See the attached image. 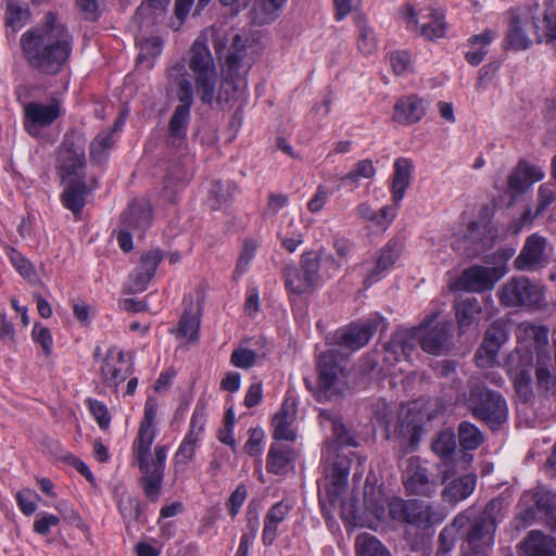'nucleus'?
<instances>
[{
  "instance_id": "obj_29",
  "label": "nucleus",
  "mask_w": 556,
  "mask_h": 556,
  "mask_svg": "<svg viewBox=\"0 0 556 556\" xmlns=\"http://www.w3.org/2000/svg\"><path fill=\"white\" fill-rule=\"evenodd\" d=\"M424 429V414L416 408L402 407L399 414L396 432L407 438L412 444L418 443Z\"/></svg>"
},
{
  "instance_id": "obj_58",
  "label": "nucleus",
  "mask_w": 556,
  "mask_h": 556,
  "mask_svg": "<svg viewBox=\"0 0 556 556\" xmlns=\"http://www.w3.org/2000/svg\"><path fill=\"white\" fill-rule=\"evenodd\" d=\"M247 527L249 528V532H244L241 535L236 556H249L250 547L257 535L258 519L256 517L248 518Z\"/></svg>"
},
{
  "instance_id": "obj_18",
  "label": "nucleus",
  "mask_w": 556,
  "mask_h": 556,
  "mask_svg": "<svg viewBox=\"0 0 556 556\" xmlns=\"http://www.w3.org/2000/svg\"><path fill=\"white\" fill-rule=\"evenodd\" d=\"M131 372V365L125 358V354L117 348L108 351L101 366V376L109 387L116 388L124 382Z\"/></svg>"
},
{
  "instance_id": "obj_54",
  "label": "nucleus",
  "mask_w": 556,
  "mask_h": 556,
  "mask_svg": "<svg viewBox=\"0 0 556 556\" xmlns=\"http://www.w3.org/2000/svg\"><path fill=\"white\" fill-rule=\"evenodd\" d=\"M431 20L421 24L420 35L427 40H435L443 38L446 34V23L443 17L437 13L430 14Z\"/></svg>"
},
{
  "instance_id": "obj_9",
  "label": "nucleus",
  "mask_w": 556,
  "mask_h": 556,
  "mask_svg": "<svg viewBox=\"0 0 556 556\" xmlns=\"http://www.w3.org/2000/svg\"><path fill=\"white\" fill-rule=\"evenodd\" d=\"M345 445L327 444L324 452L326 492L330 503L337 500L344 492L348 484V477L351 468L352 452H346Z\"/></svg>"
},
{
  "instance_id": "obj_50",
  "label": "nucleus",
  "mask_w": 556,
  "mask_h": 556,
  "mask_svg": "<svg viewBox=\"0 0 556 556\" xmlns=\"http://www.w3.org/2000/svg\"><path fill=\"white\" fill-rule=\"evenodd\" d=\"M432 451L443 460L451 459L456 452V435L447 429L441 431L432 442Z\"/></svg>"
},
{
  "instance_id": "obj_64",
  "label": "nucleus",
  "mask_w": 556,
  "mask_h": 556,
  "mask_svg": "<svg viewBox=\"0 0 556 556\" xmlns=\"http://www.w3.org/2000/svg\"><path fill=\"white\" fill-rule=\"evenodd\" d=\"M60 523V518L56 515L47 511L39 513L37 519L34 521L33 530L40 535H48L52 527Z\"/></svg>"
},
{
  "instance_id": "obj_49",
  "label": "nucleus",
  "mask_w": 556,
  "mask_h": 556,
  "mask_svg": "<svg viewBox=\"0 0 556 556\" xmlns=\"http://www.w3.org/2000/svg\"><path fill=\"white\" fill-rule=\"evenodd\" d=\"M4 252L12 266L23 278L27 280H34L37 277V273L33 263L20 251H17L15 248L7 245L4 248Z\"/></svg>"
},
{
  "instance_id": "obj_33",
  "label": "nucleus",
  "mask_w": 556,
  "mask_h": 556,
  "mask_svg": "<svg viewBox=\"0 0 556 556\" xmlns=\"http://www.w3.org/2000/svg\"><path fill=\"white\" fill-rule=\"evenodd\" d=\"M477 485L476 475H465L452 480L442 491V498L446 503H458L469 497Z\"/></svg>"
},
{
  "instance_id": "obj_10",
  "label": "nucleus",
  "mask_w": 556,
  "mask_h": 556,
  "mask_svg": "<svg viewBox=\"0 0 556 556\" xmlns=\"http://www.w3.org/2000/svg\"><path fill=\"white\" fill-rule=\"evenodd\" d=\"M85 142L79 137L65 136L56 159V173L62 181L84 180Z\"/></svg>"
},
{
  "instance_id": "obj_19",
  "label": "nucleus",
  "mask_w": 556,
  "mask_h": 556,
  "mask_svg": "<svg viewBox=\"0 0 556 556\" xmlns=\"http://www.w3.org/2000/svg\"><path fill=\"white\" fill-rule=\"evenodd\" d=\"M404 243L401 238H392L388 243L380 250L375 267L365 277L364 285L369 288L374 283L381 280L388 273V270L399 260Z\"/></svg>"
},
{
  "instance_id": "obj_14",
  "label": "nucleus",
  "mask_w": 556,
  "mask_h": 556,
  "mask_svg": "<svg viewBox=\"0 0 556 556\" xmlns=\"http://www.w3.org/2000/svg\"><path fill=\"white\" fill-rule=\"evenodd\" d=\"M61 115L60 102L53 99L50 103L29 102L24 105V127L33 137H37L41 128L49 127Z\"/></svg>"
},
{
  "instance_id": "obj_63",
  "label": "nucleus",
  "mask_w": 556,
  "mask_h": 556,
  "mask_svg": "<svg viewBox=\"0 0 556 556\" xmlns=\"http://www.w3.org/2000/svg\"><path fill=\"white\" fill-rule=\"evenodd\" d=\"M31 338L34 342L41 345L46 356L51 355L53 339L50 330L47 327H43L39 324H35L31 331Z\"/></svg>"
},
{
  "instance_id": "obj_1",
  "label": "nucleus",
  "mask_w": 556,
  "mask_h": 556,
  "mask_svg": "<svg viewBox=\"0 0 556 556\" xmlns=\"http://www.w3.org/2000/svg\"><path fill=\"white\" fill-rule=\"evenodd\" d=\"M20 47L33 73L40 77H54L68 67L74 39L66 25L49 12L42 23L21 35Z\"/></svg>"
},
{
  "instance_id": "obj_52",
  "label": "nucleus",
  "mask_w": 556,
  "mask_h": 556,
  "mask_svg": "<svg viewBox=\"0 0 556 556\" xmlns=\"http://www.w3.org/2000/svg\"><path fill=\"white\" fill-rule=\"evenodd\" d=\"M140 53L137 56V61L142 63L148 61V67H152L153 64L150 61L159 56L163 49V41L159 37L142 38L138 41Z\"/></svg>"
},
{
  "instance_id": "obj_48",
  "label": "nucleus",
  "mask_w": 556,
  "mask_h": 556,
  "mask_svg": "<svg viewBox=\"0 0 556 556\" xmlns=\"http://www.w3.org/2000/svg\"><path fill=\"white\" fill-rule=\"evenodd\" d=\"M458 439L464 450L473 451L482 444L483 434L473 424L462 421L458 426Z\"/></svg>"
},
{
  "instance_id": "obj_45",
  "label": "nucleus",
  "mask_w": 556,
  "mask_h": 556,
  "mask_svg": "<svg viewBox=\"0 0 556 556\" xmlns=\"http://www.w3.org/2000/svg\"><path fill=\"white\" fill-rule=\"evenodd\" d=\"M114 142L112 131H100L90 143L89 154L91 161L97 164L106 162Z\"/></svg>"
},
{
  "instance_id": "obj_31",
  "label": "nucleus",
  "mask_w": 556,
  "mask_h": 556,
  "mask_svg": "<svg viewBox=\"0 0 556 556\" xmlns=\"http://www.w3.org/2000/svg\"><path fill=\"white\" fill-rule=\"evenodd\" d=\"M534 7H536V4H533L532 7H530L528 9V12L523 18H521L520 16L513 17V20L509 24L508 30L506 33V41L510 49L519 51V50H526L530 47L531 39L528 37L527 33L525 31V29L522 27V22H523V20L525 21L531 20V22L533 23L531 15H532V13L535 12ZM538 7L541 10L543 9V7L541 8L539 4H538ZM532 26H533V29H535L533 24H532ZM534 34H535V39H538L536 30H534ZM536 41L540 42L539 40H536Z\"/></svg>"
},
{
  "instance_id": "obj_39",
  "label": "nucleus",
  "mask_w": 556,
  "mask_h": 556,
  "mask_svg": "<svg viewBox=\"0 0 556 556\" xmlns=\"http://www.w3.org/2000/svg\"><path fill=\"white\" fill-rule=\"evenodd\" d=\"M237 191L236 185L226 181H216L212 184L208 193V204L213 210H223L232 201Z\"/></svg>"
},
{
  "instance_id": "obj_20",
  "label": "nucleus",
  "mask_w": 556,
  "mask_h": 556,
  "mask_svg": "<svg viewBox=\"0 0 556 556\" xmlns=\"http://www.w3.org/2000/svg\"><path fill=\"white\" fill-rule=\"evenodd\" d=\"M63 182L67 186L61 193V202L75 217H78L86 205L87 195L98 188V181L94 177H91L89 182L86 179Z\"/></svg>"
},
{
  "instance_id": "obj_3",
  "label": "nucleus",
  "mask_w": 556,
  "mask_h": 556,
  "mask_svg": "<svg viewBox=\"0 0 556 556\" xmlns=\"http://www.w3.org/2000/svg\"><path fill=\"white\" fill-rule=\"evenodd\" d=\"M187 64L193 74V90L203 104L211 105L216 99L218 74L214 58L203 40L197 39L192 43Z\"/></svg>"
},
{
  "instance_id": "obj_61",
  "label": "nucleus",
  "mask_w": 556,
  "mask_h": 556,
  "mask_svg": "<svg viewBox=\"0 0 556 556\" xmlns=\"http://www.w3.org/2000/svg\"><path fill=\"white\" fill-rule=\"evenodd\" d=\"M390 64L395 75H404L412 71V56L405 50L393 51L390 53Z\"/></svg>"
},
{
  "instance_id": "obj_6",
  "label": "nucleus",
  "mask_w": 556,
  "mask_h": 556,
  "mask_svg": "<svg viewBox=\"0 0 556 556\" xmlns=\"http://www.w3.org/2000/svg\"><path fill=\"white\" fill-rule=\"evenodd\" d=\"M168 81L176 89L177 99L180 102L169 119L168 132L170 137L181 140L186 137L193 104V85L182 62H177L168 70Z\"/></svg>"
},
{
  "instance_id": "obj_38",
  "label": "nucleus",
  "mask_w": 556,
  "mask_h": 556,
  "mask_svg": "<svg viewBox=\"0 0 556 556\" xmlns=\"http://www.w3.org/2000/svg\"><path fill=\"white\" fill-rule=\"evenodd\" d=\"M283 277L287 289L294 294L309 293L316 288L300 266L287 267Z\"/></svg>"
},
{
  "instance_id": "obj_36",
  "label": "nucleus",
  "mask_w": 556,
  "mask_h": 556,
  "mask_svg": "<svg viewBox=\"0 0 556 556\" xmlns=\"http://www.w3.org/2000/svg\"><path fill=\"white\" fill-rule=\"evenodd\" d=\"M412 162L405 157H399L394 162V174L392 180V199L394 202H400L405 194L406 189L410 182L412 176Z\"/></svg>"
},
{
  "instance_id": "obj_17",
  "label": "nucleus",
  "mask_w": 556,
  "mask_h": 556,
  "mask_svg": "<svg viewBox=\"0 0 556 556\" xmlns=\"http://www.w3.org/2000/svg\"><path fill=\"white\" fill-rule=\"evenodd\" d=\"M379 324L380 320L378 318L351 324L344 328L338 329L334 333V339L338 344L346 349L352 351L359 350L368 343L377 331Z\"/></svg>"
},
{
  "instance_id": "obj_27",
  "label": "nucleus",
  "mask_w": 556,
  "mask_h": 556,
  "mask_svg": "<svg viewBox=\"0 0 556 556\" xmlns=\"http://www.w3.org/2000/svg\"><path fill=\"white\" fill-rule=\"evenodd\" d=\"M535 12L532 13L533 25L536 30L539 41L556 40V7L552 1H545L543 9L534 7Z\"/></svg>"
},
{
  "instance_id": "obj_43",
  "label": "nucleus",
  "mask_w": 556,
  "mask_h": 556,
  "mask_svg": "<svg viewBox=\"0 0 556 556\" xmlns=\"http://www.w3.org/2000/svg\"><path fill=\"white\" fill-rule=\"evenodd\" d=\"M356 556H392L390 551L372 534L362 533L355 540Z\"/></svg>"
},
{
  "instance_id": "obj_51",
  "label": "nucleus",
  "mask_w": 556,
  "mask_h": 556,
  "mask_svg": "<svg viewBox=\"0 0 556 556\" xmlns=\"http://www.w3.org/2000/svg\"><path fill=\"white\" fill-rule=\"evenodd\" d=\"M256 249H257V242L255 240H253V239L244 240L237 265H236V268L232 273L233 280H236V281L239 280L242 277V275L247 273V270L250 266V263L252 262V260L254 258V256L256 254Z\"/></svg>"
},
{
  "instance_id": "obj_11",
  "label": "nucleus",
  "mask_w": 556,
  "mask_h": 556,
  "mask_svg": "<svg viewBox=\"0 0 556 556\" xmlns=\"http://www.w3.org/2000/svg\"><path fill=\"white\" fill-rule=\"evenodd\" d=\"M498 300L506 307L532 308L543 301L541 288L527 277H513L498 290Z\"/></svg>"
},
{
  "instance_id": "obj_8",
  "label": "nucleus",
  "mask_w": 556,
  "mask_h": 556,
  "mask_svg": "<svg viewBox=\"0 0 556 556\" xmlns=\"http://www.w3.org/2000/svg\"><path fill=\"white\" fill-rule=\"evenodd\" d=\"M468 407L476 418L492 429L500 428L508 419V406L503 395L480 384L470 389Z\"/></svg>"
},
{
  "instance_id": "obj_5",
  "label": "nucleus",
  "mask_w": 556,
  "mask_h": 556,
  "mask_svg": "<svg viewBox=\"0 0 556 556\" xmlns=\"http://www.w3.org/2000/svg\"><path fill=\"white\" fill-rule=\"evenodd\" d=\"M247 50L243 39L236 35L223 65V78L217 100L229 102L243 94L248 87L247 75L250 64L245 61Z\"/></svg>"
},
{
  "instance_id": "obj_42",
  "label": "nucleus",
  "mask_w": 556,
  "mask_h": 556,
  "mask_svg": "<svg viewBox=\"0 0 556 556\" xmlns=\"http://www.w3.org/2000/svg\"><path fill=\"white\" fill-rule=\"evenodd\" d=\"M188 178V172L182 168L170 169L164 179L161 197L164 201L174 203L185 181Z\"/></svg>"
},
{
  "instance_id": "obj_16",
  "label": "nucleus",
  "mask_w": 556,
  "mask_h": 556,
  "mask_svg": "<svg viewBox=\"0 0 556 556\" xmlns=\"http://www.w3.org/2000/svg\"><path fill=\"white\" fill-rule=\"evenodd\" d=\"M504 267H485L475 265L466 268L459 277L462 289L471 292H483L493 289L495 283L505 275Z\"/></svg>"
},
{
  "instance_id": "obj_37",
  "label": "nucleus",
  "mask_w": 556,
  "mask_h": 556,
  "mask_svg": "<svg viewBox=\"0 0 556 556\" xmlns=\"http://www.w3.org/2000/svg\"><path fill=\"white\" fill-rule=\"evenodd\" d=\"M199 442V440L192 439L190 435H185L173 458V470L175 476H178L188 469L189 463L195 455Z\"/></svg>"
},
{
  "instance_id": "obj_47",
  "label": "nucleus",
  "mask_w": 556,
  "mask_h": 556,
  "mask_svg": "<svg viewBox=\"0 0 556 556\" xmlns=\"http://www.w3.org/2000/svg\"><path fill=\"white\" fill-rule=\"evenodd\" d=\"M300 267L315 287L325 280V275L320 271V255L317 252L311 251L303 253L300 261Z\"/></svg>"
},
{
  "instance_id": "obj_46",
  "label": "nucleus",
  "mask_w": 556,
  "mask_h": 556,
  "mask_svg": "<svg viewBox=\"0 0 556 556\" xmlns=\"http://www.w3.org/2000/svg\"><path fill=\"white\" fill-rule=\"evenodd\" d=\"M200 319L190 312H185L177 327L172 331L177 338L186 339L187 342H197L199 339Z\"/></svg>"
},
{
  "instance_id": "obj_28",
  "label": "nucleus",
  "mask_w": 556,
  "mask_h": 556,
  "mask_svg": "<svg viewBox=\"0 0 556 556\" xmlns=\"http://www.w3.org/2000/svg\"><path fill=\"white\" fill-rule=\"evenodd\" d=\"M504 328L497 323L486 330L482 345L476 352V359L480 366L494 362L501 345L506 340Z\"/></svg>"
},
{
  "instance_id": "obj_44",
  "label": "nucleus",
  "mask_w": 556,
  "mask_h": 556,
  "mask_svg": "<svg viewBox=\"0 0 556 556\" xmlns=\"http://www.w3.org/2000/svg\"><path fill=\"white\" fill-rule=\"evenodd\" d=\"M358 31L357 36V48L364 55H371L378 49V39L372 27L363 17H359L356 22Z\"/></svg>"
},
{
  "instance_id": "obj_4",
  "label": "nucleus",
  "mask_w": 556,
  "mask_h": 556,
  "mask_svg": "<svg viewBox=\"0 0 556 556\" xmlns=\"http://www.w3.org/2000/svg\"><path fill=\"white\" fill-rule=\"evenodd\" d=\"M454 473L451 468L434 472L427 460L412 456L403 465L402 480L409 495L432 497Z\"/></svg>"
},
{
  "instance_id": "obj_59",
  "label": "nucleus",
  "mask_w": 556,
  "mask_h": 556,
  "mask_svg": "<svg viewBox=\"0 0 556 556\" xmlns=\"http://www.w3.org/2000/svg\"><path fill=\"white\" fill-rule=\"evenodd\" d=\"M118 509L124 520H138L141 515V503L137 497L122 496L118 502Z\"/></svg>"
},
{
  "instance_id": "obj_62",
  "label": "nucleus",
  "mask_w": 556,
  "mask_h": 556,
  "mask_svg": "<svg viewBox=\"0 0 556 556\" xmlns=\"http://www.w3.org/2000/svg\"><path fill=\"white\" fill-rule=\"evenodd\" d=\"M535 376L539 389L547 393H556V376L547 367L539 363L535 367Z\"/></svg>"
},
{
  "instance_id": "obj_15",
  "label": "nucleus",
  "mask_w": 556,
  "mask_h": 556,
  "mask_svg": "<svg viewBox=\"0 0 556 556\" xmlns=\"http://www.w3.org/2000/svg\"><path fill=\"white\" fill-rule=\"evenodd\" d=\"M532 354L526 352L522 355L513 354L509 361V375L514 382V388L522 402H528L533 397L532 388Z\"/></svg>"
},
{
  "instance_id": "obj_25",
  "label": "nucleus",
  "mask_w": 556,
  "mask_h": 556,
  "mask_svg": "<svg viewBox=\"0 0 556 556\" xmlns=\"http://www.w3.org/2000/svg\"><path fill=\"white\" fill-rule=\"evenodd\" d=\"M451 338V324L439 321L437 325L419 336L421 349L433 355L445 354L448 351Z\"/></svg>"
},
{
  "instance_id": "obj_40",
  "label": "nucleus",
  "mask_w": 556,
  "mask_h": 556,
  "mask_svg": "<svg viewBox=\"0 0 556 556\" xmlns=\"http://www.w3.org/2000/svg\"><path fill=\"white\" fill-rule=\"evenodd\" d=\"M287 0H257L254 3V22L265 25L274 22L281 13Z\"/></svg>"
},
{
  "instance_id": "obj_56",
  "label": "nucleus",
  "mask_w": 556,
  "mask_h": 556,
  "mask_svg": "<svg viewBox=\"0 0 556 556\" xmlns=\"http://www.w3.org/2000/svg\"><path fill=\"white\" fill-rule=\"evenodd\" d=\"M533 500L539 511L546 516L556 513V493L545 489H538Z\"/></svg>"
},
{
  "instance_id": "obj_32",
  "label": "nucleus",
  "mask_w": 556,
  "mask_h": 556,
  "mask_svg": "<svg viewBox=\"0 0 556 556\" xmlns=\"http://www.w3.org/2000/svg\"><path fill=\"white\" fill-rule=\"evenodd\" d=\"M294 450L281 443H273L267 454L266 469L269 473L285 475L294 462Z\"/></svg>"
},
{
  "instance_id": "obj_55",
  "label": "nucleus",
  "mask_w": 556,
  "mask_h": 556,
  "mask_svg": "<svg viewBox=\"0 0 556 556\" xmlns=\"http://www.w3.org/2000/svg\"><path fill=\"white\" fill-rule=\"evenodd\" d=\"M278 236L281 245L290 253L294 252L304 241L303 233L299 229L294 228L293 220H291Z\"/></svg>"
},
{
  "instance_id": "obj_22",
  "label": "nucleus",
  "mask_w": 556,
  "mask_h": 556,
  "mask_svg": "<svg viewBox=\"0 0 556 556\" xmlns=\"http://www.w3.org/2000/svg\"><path fill=\"white\" fill-rule=\"evenodd\" d=\"M296 416V402L293 397L285 399L280 409L273 418L274 439L277 441L293 442L296 439V433L292 429V424Z\"/></svg>"
},
{
  "instance_id": "obj_7",
  "label": "nucleus",
  "mask_w": 556,
  "mask_h": 556,
  "mask_svg": "<svg viewBox=\"0 0 556 556\" xmlns=\"http://www.w3.org/2000/svg\"><path fill=\"white\" fill-rule=\"evenodd\" d=\"M317 395L319 400H331L344 391L348 383L345 359L336 348L318 355L317 361Z\"/></svg>"
},
{
  "instance_id": "obj_30",
  "label": "nucleus",
  "mask_w": 556,
  "mask_h": 556,
  "mask_svg": "<svg viewBox=\"0 0 556 556\" xmlns=\"http://www.w3.org/2000/svg\"><path fill=\"white\" fill-rule=\"evenodd\" d=\"M495 531L492 521L478 516L467 533V542L472 552L480 554L484 547L493 544Z\"/></svg>"
},
{
  "instance_id": "obj_2",
  "label": "nucleus",
  "mask_w": 556,
  "mask_h": 556,
  "mask_svg": "<svg viewBox=\"0 0 556 556\" xmlns=\"http://www.w3.org/2000/svg\"><path fill=\"white\" fill-rule=\"evenodd\" d=\"M155 417V405L147 402L143 419L131 445L134 459L141 473L139 484L144 496L151 503H156L160 500L168 452L166 445L156 444L151 454V447L156 435L154 427Z\"/></svg>"
},
{
  "instance_id": "obj_21",
  "label": "nucleus",
  "mask_w": 556,
  "mask_h": 556,
  "mask_svg": "<svg viewBox=\"0 0 556 556\" xmlns=\"http://www.w3.org/2000/svg\"><path fill=\"white\" fill-rule=\"evenodd\" d=\"M162 260L163 254L159 249L147 251L141 255L140 264L130 275V287L135 292L147 289Z\"/></svg>"
},
{
  "instance_id": "obj_26",
  "label": "nucleus",
  "mask_w": 556,
  "mask_h": 556,
  "mask_svg": "<svg viewBox=\"0 0 556 556\" xmlns=\"http://www.w3.org/2000/svg\"><path fill=\"white\" fill-rule=\"evenodd\" d=\"M292 509L290 501L282 500L274 504L266 513L264 518V528L262 532V542L265 546H271L278 535V527L283 522Z\"/></svg>"
},
{
  "instance_id": "obj_24",
  "label": "nucleus",
  "mask_w": 556,
  "mask_h": 556,
  "mask_svg": "<svg viewBox=\"0 0 556 556\" xmlns=\"http://www.w3.org/2000/svg\"><path fill=\"white\" fill-rule=\"evenodd\" d=\"M124 225L141 236L151 225L152 206L146 199L134 200L123 213Z\"/></svg>"
},
{
  "instance_id": "obj_12",
  "label": "nucleus",
  "mask_w": 556,
  "mask_h": 556,
  "mask_svg": "<svg viewBox=\"0 0 556 556\" xmlns=\"http://www.w3.org/2000/svg\"><path fill=\"white\" fill-rule=\"evenodd\" d=\"M390 517L397 522L414 527H428L431 523L432 507L417 500L394 497L388 503Z\"/></svg>"
},
{
  "instance_id": "obj_23",
  "label": "nucleus",
  "mask_w": 556,
  "mask_h": 556,
  "mask_svg": "<svg viewBox=\"0 0 556 556\" xmlns=\"http://www.w3.org/2000/svg\"><path fill=\"white\" fill-rule=\"evenodd\" d=\"M427 113V103L418 96L410 94L399 99L394 105L393 121L401 125H413Z\"/></svg>"
},
{
  "instance_id": "obj_35",
  "label": "nucleus",
  "mask_w": 556,
  "mask_h": 556,
  "mask_svg": "<svg viewBox=\"0 0 556 556\" xmlns=\"http://www.w3.org/2000/svg\"><path fill=\"white\" fill-rule=\"evenodd\" d=\"M523 544L527 556H556V539L541 531H531Z\"/></svg>"
},
{
  "instance_id": "obj_41",
  "label": "nucleus",
  "mask_w": 556,
  "mask_h": 556,
  "mask_svg": "<svg viewBox=\"0 0 556 556\" xmlns=\"http://www.w3.org/2000/svg\"><path fill=\"white\" fill-rule=\"evenodd\" d=\"M455 309L459 329L465 332V329L475 323L482 308L476 298H467L458 301Z\"/></svg>"
},
{
  "instance_id": "obj_53",
  "label": "nucleus",
  "mask_w": 556,
  "mask_h": 556,
  "mask_svg": "<svg viewBox=\"0 0 556 556\" xmlns=\"http://www.w3.org/2000/svg\"><path fill=\"white\" fill-rule=\"evenodd\" d=\"M376 175V168L370 160L357 162L353 169L341 178L343 184L357 185L362 178L370 179Z\"/></svg>"
},
{
  "instance_id": "obj_57",
  "label": "nucleus",
  "mask_w": 556,
  "mask_h": 556,
  "mask_svg": "<svg viewBox=\"0 0 556 556\" xmlns=\"http://www.w3.org/2000/svg\"><path fill=\"white\" fill-rule=\"evenodd\" d=\"M507 511V504L503 497H495L491 500L483 513L480 515L481 518L490 520L496 527L497 522L502 521Z\"/></svg>"
},
{
  "instance_id": "obj_34",
  "label": "nucleus",
  "mask_w": 556,
  "mask_h": 556,
  "mask_svg": "<svg viewBox=\"0 0 556 556\" xmlns=\"http://www.w3.org/2000/svg\"><path fill=\"white\" fill-rule=\"evenodd\" d=\"M318 420L324 428H331L333 438L328 444L352 445V439L342 424L341 416L337 412L320 409Z\"/></svg>"
},
{
  "instance_id": "obj_60",
  "label": "nucleus",
  "mask_w": 556,
  "mask_h": 556,
  "mask_svg": "<svg viewBox=\"0 0 556 556\" xmlns=\"http://www.w3.org/2000/svg\"><path fill=\"white\" fill-rule=\"evenodd\" d=\"M258 359V354L253 350L239 348L236 349L231 356L230 363L238 368L249 369L253 367Z\"/></svg>"
},
{
  "instance_id": "obj_13",
  "label": "nucleus",
  "mask_w": 556,
  "mask_h": 556,
  "mask_svg": "<svg viewBox=\"0 0 556 556\" xmlns=\"http://www.w3.org/2000/svg\"><path fill=\"white\" fill-rule=\"evenodd\" d=\"M548 240L538 233L529 236L518 256L514 261L516 269L521 271H535L548 264L546 253Z\"/></svg>"
}]
</instances>
